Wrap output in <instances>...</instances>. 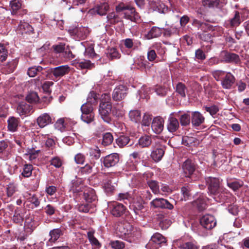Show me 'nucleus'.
Returning <instances> with one entry per match:
<instances>
[{"label": "nucleus", "instance_id": "nucleus-1", "mask_svg": "<svg viewBox=\"0 0 249 249\" xmlns=\"http://www.w3.org/2000/svg\"><path fill=\"white\" fill-rule=\"evenodd\" d=\"M116 233L120 238L130 242L138 238L141 234L139 231L128 223L119 224L116 228Z\"/></svg>", "mask_w": 249, "mask_h": 249}, {"label": "nucleus", "instance_id": "nucleus-2", "mask_svg": "<svg viewBox=\"0 0 249 249\" xmlns=\"http://www.w3.org/2000/svg\"><path fill=\"white\" fill-rule=\"evenodd\" d=\"M112 110L110 95L107 93L103 94L101 97L99 113L103 120L107 124H110L111 122L110 113Z\"/></svg>", "mask_w": 249, "mask_h": 249}, {"label": "nucleus", "instance_id": "nucleus-3", "mask_svg": "<svg viewBox=\"0 0 249 249\" xmlns=\"http://www.w3.org/2000/svg\"><path fill=\"white\" fill-rule=\"evenodd\" d=\"M213 75L216 81H221V85L224 89H231L235 82V77L230 72L216 70L213 72Z\"/></svg>", "mask_w": 249, "mask_h": 249}, {"label": "nucleus", "instance_id": "nucleus-4", "mask_svg": "<svg viewBox=\"0 0 249 249\" xmlns=\"http://www.w3.org/2000/svg\"><path fill=\"white\" fill-rule=\"evenodd\" d=\"M116 11L124 15V18L133 22H137L140 16L134 7L128 4L121 3L116 6Z\"/></svg>", "mask_w": 249, "mask_h": 249}, {"label": "nucleus", "instance_id": "nucleus-5", "mask_svg": "<svg viewBox=\"0 0 249 249\" xmlns=\"http://www.w3.org/2000/svg\"><path fill=\"white\" fill-rule=\"evenodd\" d=\"M118 172L110 173L107 178L104 180L103 188L107 194H110L115 190L118 182V178L113 177L118 176Z\"/></svg>", "mask_w": 249, "mask_h": 249}, {"label": "nucleus", "instance_id": "nucleus-6", "mask_svg": "<svg viewBox=\"0 0 249 249\" xmlns=\"http://www.w3.org/2000/svg\"><path fill=\"white\" fill-rule=\"evenodd\" d=\"M166 242V240L164 236L160 233L156 232L151 237L150 241L146 245V248L148 249H159Z\"/></svg>", "mask_w": 249, "mask_h": 249}, {"label": "nucleus", "instance_id": "nucleus-7", "mask_svg": "<svg viewBox=\"0 0 249 249\" xmlns=\"http://www.w3.org/2000/svg\"><path fill=\"white\" fill-rule=\"evenodd\" d=\"M82 115L81 119L88 124L91 122L93 119L94 114L92 112L93 107L88 104H83L81 107Z\"/></svg>", "mask_w": 249, "mask_h": 249}, {"label": "nucleus", "instance_id": "nucleus-8", "mask_svg": "<svg viewBox=\"0 0 249 249\" xmlns=\"http://www.w3.org/2000/svg\"><path fill=\"white\" fill-rule=\"evenodd\" d=\"M102 163L106 168H109L115 166L119 161V156L117 153H112L100 160Z\"/></svg>", "mask_w": 249, "mask_h": 249}, {"label": "nucleus", "instance_id": "nucleus-9", "mask_svg": "<svg viewBox=\"0 0 249 249\" xmlns=\"http://www.w3.org/2000/svg\"><path fill=\"white\" fill-rule=\"evenodd\" d=\"M69 31L71 35L74 36L76 39L81 40L85 39L89 33L88 28L83 26L76 27Z\"/></svg>", "mask_w": 249, "mask_h": 249}, {"label": "nucleus", "instance_id": "nucleus-10", "mask_svg": "<svg viewBox=\"0 0 249 249\" xmlns=\"http://www.w3.org/2000/svg\"><path fill=\"white\" fill-rule=\"evenodd\" d=\"M110 213L116 217L121 216L125 212V207L121 203L117 202H110L108 204Z\"/></svg>", "mask_w": 249, "mask_h": 249}, {"label": "nucleus", "instance_id": "nucleus-11", "mask_svg": "<svg viewBox=\"0 0 249 249\" xmlns=\"http://www.w3.org/2000/svg\"><path fill=\"white\" fill-rule=\"evenodd\" d=\"M151 205L155 208L167 209L172 210L173 205L168 200L164 198H156L150 202Z\"/></svg>", "mask_w": 249, "mask_h": 249}, {"label": "nucleus", "instance_id": "nucleus-12", "mask_svg": "<svg viewBox=\"0 0 249 249\" xmlns=\"http://www.w3.org/2000/svg\"><path fill=\"white\" fill-rule=\"evenodd\" d=\"M17 112L20 116H26L30 115L34 109L32 106L24 102H20L17 108Z\"/></svg>", "mask_w": 249, "mask_h": 249}, {"label": "nucleus", "instance_id": "nucleus-13", "mask_svg": "<svg viewBox=\"0 0 249 249\" xmlns=\"http://www.w3.org/2000/svg\"><path fill=\"white\" fill-rule=\"evenodd\" d=\"M151 125L152 130L155 133L160 134L164 128V120L159 116L154 117Z\"/></svg>", "mask_w": 249, "mask_h": 249}, {"label": "nucleus", "instance_id": "nucleus-14", "mask_svg": "<svg viewBox=\"0 0 249 249\" xmlns=\"http://www.w3.org/2000/svg\"><path fill=\"white\" fill-rule=\"evenodd\" d=\"M127 88L124 85H119L116 87L112 93V98L114 101H120L123 99L127 94Z\"/></svg>", "mask_w": 249, "mask_h": 249}, {"label": "nucleus", "instance_id": "nucleus-15", "mask_svg": "<svg viewBox=\"0 0 249 249\" xmlns=\"http://www.w3.org/2000/svg\"><path fill=\"white\" fill-rule=\"evenodd\" d=\"M164 154V148L161 145H156L152 148L151 158L155 161H160Z\"/></svg>", "mask_w": 249, "mask_h": 249}, {"label": "nucleus", "instance_id": "nucleus-16", "mask_svg": "<svg viewBox=\"0 0 249 249\" xmlns=\"http://www.w3.org/2000/svg\"><path fill=\"white\" fill-rule=\"evenodd\" d=\"M206 181L209 184V191L211 194L218 195L219 193V186L216 178L211 177L206 178Z\"/></svg>", "mask_w": 249, "mask_h": 249}, {"label": "nucleus", "instance_id": "nucleus-17", "mask_svg": "<svg viewBox=\"0 0 249 249\" xmlns=\"http://www.w3.org/2000/svg\"><path fill=\"white\" fill-rule=\"evenodd\" d=\"M18 32L21 35L34 34V29L28 23L21 21L17 28Z\"/></svg>", "mask_w": 249, "mask_h": 249}, {"label": "nucleus", "instance_id": "nucleus-18", "mask_svg": "<svg viewBox=\"0 0 249 249\" xmlns=\"http://www.w3.org/2000/svg\"><path fill=\"white\" fill-rule=\"evenodd\" d=\"M182 168L185 177H190L195 170L194 164L189 159L183 162Z\"/></svg>", "mask_w": 249, "mask_h": 249}, {"label": "nucleus", "instance_id": "nucleus-19", "mask_svg": "<svg viewBox=\"0 0 249 249\" xmlns=\"http://www.w3.org/2000/svg\"><path fill=\"white\" fill-rule=\"evenodd\" d=\"M220 57L222 61L226 62H238L240 61L238 55L227 51H222Z\"/></svg>", "mask_w": 249, "mask_h": 249}, {"label": "nucleus", "instance_id": "nucleus-20", "mask_svg": "<svg viewBox=\"0 0 249 249\" xmlns=\"http://www.w3.org/2000/svg\"><path fill=\"white\" fill-rule=\"evenodd\" d=\"M95 231L90 230L87 232V236L92 249H100L102 247L101 243L94 236Z\"/></svg>", "mask_w": 249, "mask_h": 249}, {"label": "nucleus", "instance_id": "nucleus-21", "mask_svg": "<svg viewBox=\"0 0 249 249\" xmlns=\"http://www.w3.org/2000/svg\"><path fill=\"white\" fill-rule=\"evenodd\" d=\"M216 224V222L213 216L211 214L203 215V228L211 230L214 228Z\"/></svg>", "mask_w": 249, "mask_h": 249}, {"label": "nucleus", "instance_id": "nucleus-22", "mask_svg": "<svg viewBox=\"0 0 249 249\" xmlns=\"http://www.w3.org/2000/svg\"><path fill=\"white\" fill-rule=\"evenodd\" d=\"M52 119L50 115L46 113L40 115L37 119V123L39 127L43 128L52 123Z\"/></svg>", "mask_w": 249, "mask_h": 249}, {"label": "nucleus", "instance_id": "nucleus-23", "mask_svg": "<svg viewBox=\"0 0 249 249\" xmlns=\"http://www.w3.org/2000/svg\"><path fill=\"white\" fill-rule=\"evenodd\" d=\"M83 196L87 203L94 202L97 200V196L95 191L90 188H87L84 191Z\"/></svg>", "mask_w": 249, "mask_h": 249}, {"label": "nucleus", "instance_id": "nucleus-24", "mask_svg": "<svg viewBox=\"0 0 249 249\" xmlns=\"http://www.w3.org/2000/svg\"><path fill=\"white\" fill-rule=\"evenodd\" d=\"M182 143L187 146H196L200 144V140L196 137L184 136L182 138Z\"/></svg>", "mask_w": 249, "mask_h": 249}, {"label": "nucleus", "instance_id": "nucleus-25", "mask_svg": "<svg viewBox=\"0 0 249 249\" xmlns=\"http://www.w3.org/2000/svg\"><path fill=\"white\" fill-rule=\"evenodd\" d=\"M179 127L178 120L171 115L168 120L167 129L170 132H175Z\"/></svg>", "mask_w": 249, "mask_h": 249}, {"label": "nucleus", "instance_id": "nucleus-26", "mask_svg": "<svg viewBox=\"0 0 249 249\" xmlns=\"http://www.w3.org/2000/svg\"><path fill=\"white\" fill-rule=\"evenodd\" d=\"M69 68L68 65L57 67L53 71V74L56 77L62 76L68 72Z\"/></svg>", "mask_w": 249, "mask_h": 249}, {"label": "nucleus", "instance_id": "nucleus-27", "mask_svg": "<svg viewBox=\"0 0 249 249\" xmlns=\"http://www.w3.org/2000/svg\"><path fill=\"white\" fill-rule=\"evenodd\" d=\"M162 30L163 28L154 26L148 32L146 35L147 39H151L155 37L160 36L162 34Z\"/></svg>", "mask_w": 249, "mask_h": 249}, {"label": "nucleus", "instance_id": "nucleus-28", "mask_svg": "<svg viewBox=\"0 0 249 249\" xmlns=\"http://www.w3.org/2000/svg\"><path fill=\"white\" fill-rule=\"evenodd\" d=\"M136 160H133L131 159L128 160L123 167V170L124 172H131L136 170Z\"/></svg>", "mask_w": 249, "mask_h": 249}, {"label": "nucleus", "instance_id": "nucleus-29", "mask_svg": "<svg viewBox=\"0 0 249 249\" xmlns=\"http://www.w3.org/2000/svg\"><path fill=\"white\" fill-rule=\"evenodd\" d=\"M202 123L201 114L198 111L193 112L192 113V123L195 127L199 126Z\"/></svg>", "mask_w": 249, "mask_h": 249}, {"label": "nucleus", "instance_id": "nucleus-30", "mask_svg": "<svg viewBox=\"0 0 249 249\" xmlns=\"http://www.w3.org/2000/svg\"><path fill=\"white\" fill-rule=\"evenodd\" d=\"M8 129L11 132L17 130L18 124V120L14 117H10L8 121Z\"/></svg>", "mask_w": 249, "mask_h": 249}, {"label": "nucleus", "instance_id": "nucleus-31", "mask_svg": "<svg viewBox=\"0 0 249 249\" xmlns=\"http://www.w3.org/2000/svg\"><path fill=\"white\" fill-rule=\"evenodd\" d=\"M130 120L134 123H138L141 120V113L138 110H132L129 113Z\"/></svg>", "mask_w": 249, "mask_h": 249}, {"label": "nucleus", "instance_id": "nucleus-32", "mask_svg": "<svg viewBox=\"0 0 249 249\" xmlns=\"http://www.w3.org/2000/svg\"><path fill=\"white\" fill-rule=\"evenodd\" d=\"M10 7L12 14L15 15L20 9L21 3L19 0H12L10 2Z\"/></svg>", "mask_w": 249, "mask_h": 249}, {"label": "nucleus", "instance_id": "nucleus-33", "mask_svg": "<svg viewBox=\"0 0 249 249\" xmlns=\"http://www.w3.org/2000/svg\"><path fill=\"white\" fill-rule=\"evenodd\" d=\"M26 100L30 103L35 104L38 102L39 98L36 92L31 91L26 95Z\"/></svg>", "mask_w": 249, "mask_h": 249}, {"label": "nucleus", "instance_id": "nucleus-34", "mask_svg": "<svg viewBox=\"0 0 249 249\" xmlns=\"http://www.w3.org/2000/svg\"><path fill=\"white\" fill-rule=\"evenodd\" d=\"M109 6L108 4L106 2L98 5L95 8L97 14L101 16L106 15Z\"/></svg>", "mask_w": 249, "mask_h": 249}, {"label": "nucleus", "instance_id": "nucleus-35", "mask_svg": "<svg viewBox=\"0 0 249 249\" xmlns=\"http://www.w3.org/2000/svg\"><path fill=\"white\" fill-rule=\"evenodd\" d=\"M61 234V231L59 229H54L51 230L49 232L50 238L49 240L50 242H55Z\"/></svg>", "mask_w": 249, "mask_h": 249}, {"label": "nucleus", "instance_id": "nucleus-36", "mask_svg": "<svg viewBox=\"0 0 249 249\" xmlns=\"http://www.w3.org/2000/svg\"><path fill=\"white\" fill-rule=\"evenodd\" d=\"M39 150H35L34 148H29L28 149V153L26 155L28 157V159L32 162L34 163V161L36 160L38 156Z\"/></svg>", "mask_w": 249, "mask_h": 249}, {"label": "nucleus", "instance_id": "nucleus-37", "mask_svg": "<svg viewBox=\"0 0 249 249\" xmlns=\"http://www.w3.org/2000/svg\"><path fill=\"white\" fill-rule=\"evenodd\" d=\"M98 97L96 93L94 91H91L87 97V102L85 104H88L90 106L93 107V105L96 104Z\"/></svg>", "mask_w": 249, "mask_h": 249}, {"label": "nucleus", "instance_id": "nucleus-38", "mask_svg": "<svg viewBox=\"0 0 249 249\" xmlns=\"http://www.w3.org/2000/svg\"><path fill=\"white\" fill-rule=\"evenodd\" d=\"M151 90L152 89L147 86H143L138 91L140 98L147 99L151 93Z\"/></svg>", "mask_w": 249, "mask_h": 249}, {"label": "nucleus", "instance_id": "nucleus-39", "mask_svg": "<svg viewBox=\"0 0 249 249\" xmlns=\"http://www.w3.org/2000/svg\"><path fill=\"white\" fill-rule=\"evenodd\" d=\"M152 143V139L150 136L144 135L142 136L139 140V143L142 147L149 146Z\"/></svg>", "mask_w": 249, "mask_h": 249}, {"label": "nucleus", "instance_id": "nucleus-40", "mask_svg": "<svg viewBox=\"0 0 249 249\" xmlns=\"http://www.w3.org/2000/svg\"><path fill=\"white\" fill-rule=\"evenodd\" d=\"M88 154L92 159L97 160L101 156V151L98 147L90 148L89 149Z\"/></svg>", "mask_w": 249, "mask_h": 249}, {"label": "nucleus", "instance_id": "nucleus-41", "mask_svg": "<svg viewBox=\"0 0 249 249\" xmlns=\"http://www.w3.org/2000/svg\"><path fill=\"white\" fill-rule=\"evenodd\" d=\"M243 184V182L240 180L229 181L227 182L228 186L234 191L238 190Z\"/></svg>", "mask_w": 249, "mask_h": 249}, {"label": "nucleus", "instance_id": "nucleus-42", "mask_svg": "<svg viewBox=\"0 0 249 249\" xmlns=\"http://www.w3.org/2000/svg\"><path fill=\"white\" fill-rule=\"evenodd\" d=\"M85 55L89 57L95 58L97 60L100 59L99 56L94 52V48L92 46L86 48Z\"/></svg>", "mask_w": 249, "mask_h": 249}, {"label": "nucleus", "instance_id": "nucleus-43", "mask_svg": "<svg viewBox=\"0 0 249 249\" xmlns=\"http://www.w3.org/2000/svg\"><path fill=\"white\" fill-rule=\"evenodd\" d=\"M241 22L240 14L238 12L236 11L234 16L230 20V24L231 27L238 26Z\"/></svg>", "mask_w": 249, "mask_h": 249}, {"label": "nucleus", "instance_id": "nucleus-44", "mask_svg": "<svg viewBox=\"0 0 249 249\" xmlns=\"http://www.w3.org/2000/svg\"><path fill=\"white\" fill-rule=\"evenodd\" d=\"M33 166L30 164H25L23 167L21 175L24 178L30 177L32 174Z\"/></svg>", "mask_w": 249, "mask_h": 249}, {"label": "nucleus", "instance_id": "nucleus-45", "mask_svg": "<svg viewBox=\"0 0 249 249\" xmlns=\"http://www.w3.org/2000/svg\"><path fill=\"white\" fill-rule=\"evenodd\" d=\"M111 113L114 116L116 117L122 116L124 114L123 106L121 105H117L114 106Z\"/></svg>", "mask_w": 249, "mask_h": 249}, {"label": "nucleus", "instance_id": "nucleus-46", "mask_svg": "<svg viewBox=\"0 0 249 249\" xmlns=\"http://www.w3.org/2000/svg\"><path fill=\"white\" fill-rule=\"evenodd\" d=\"M130 141V139L126 136H120L116 140V142L118 145L121 147L127 144Z\"/></svg>", "mask_w": 249, "mask_h": 249}, {"label": "nucleus", "instance_id": "nucleus-47", "mask_svg": "<svg viewBox=\"0 0 249 249\" xmlns=\"http://www.w3.org/2000/svg\"><path fill=\"white\" fill-rule=\"evenodd\" d=\"M147 183L154 194H158L160 193L159 186L157 181L151 180H148Z\"/></svg>", "mask_w": 249, "mask_h": 249}, {"label": "nucleus", "instance_id": "nucleus-48", "mask_svg": "<svg viewBox=\"0 0 249 249\" xmlns=\"http://www.w3.org/2000/svg\"><path fill=\"white\" fill-rule=\"evenodd\" d=\"M131 207H133L134 212L135 213L136 215H142V210L143 209V206L142 204V202L138 201L134 202L132 205L131 206Z\"/></svg>", "mask_w": 249, "mask_h": 249}, {"label": "nucleus", "instance_id": "nucleus-49", "mask_svg": "<svg viewBox=\"0 0 249 249\" xmlns=\"http://www.w3.org/2000/svg\"><path fill=\"white\" fill-rule=\"evenodd\" d=\"M118 199L120 201L123 200L125 204H127L128 203H129L131 201L132 196L128 192L124 193H120L118 195Z\"/></svg>", "mask_w": 249, "mask_h": 249}, {"label": "nucleus", "instance_id": "nucleus-50", "mask_svg": "<svg viewBox=\"0 0 249 249\" xmlns=\"http://www.w3.org/2000/svg\"><path fill=\"white\" fill-rule=\"evenodd\" d=\"M17 190V185L13 183H9L6 188V194L8 197H11Z\"/></svg>", "mask_w": 249, "mask_h": 249}, {"label": "nucleus", "instance_id": "nucleus-51", "mask_svg": "<svg viewBox=\"0 0 249 249\" xmlns=\"http://www.w3.org/2000/svg\"><path fill=\"white\" fill-rule=\"evenodd\" d=\"M42 69V67L39 66L31 67L28 69L27 74L30 77H33L38 72L41 71Z\"/></svg>", "mask_w": 249, "mask_h": 249}, {"label": "nucleus", "instance_id": "nucleus-52", "mask_svg": "<svg viewBox=\"0 0 249 249\" xmlns=\"http://www.w3.org/2000/svg\"><path fill=\"white\" fill-rule=\"evenodd\" d=\"M113 141V137L110 133H106L103 137L102 144L105 146L109 145Z\"/></svg>", "mask_w": 249, "mask_h": 249}, {"label": "nucleus", "instance_id": "nucleus-53", "mask_svg": "<svg viewBox=\"0 0 249 249\" xmlns=\"http://www.w3.org/2000/svg\"><path fill=\"white\" fill-rule=\"evenodd\" d=\"M178 248L182 249H197V246L192 242H186L180 243V242L178 243Z\"/></svg>", "mask_w": 249, "mask_h": 249}, {"label": "nucleus", "instance_id": "nucleus-54", "mask_svg": "<svg viewBox=\"0 0 249 249\" xmlns=\"http://www.w3.org/2000/svg\"><path fill=\"white\" fill-rule=\"evenodd\" d=\"M176 91L182 97H185L186 96V88L185 86L181 83H178L176 86Z\"/></svg>", "mask_w": 249, "mask_h": 249}, {"label": "nucleus", "instance_id": "nucleus-55", "mask_svg": "<svg viewBox=\"0 0 249 249\" xmlns=\"http://www.w3.org/2000/svg\"><path fill=\"white\" fill-rule=\"evenodd\" d=\"M109 245L113 249H123L125 247L124 242L119 240L111 241Z\"/></svg>", "mask_w": 249, "mask_h": 249}, {"label": "nucleus", "instance_id": "nucleus-56", "mask_svg": "<svg viewBox=\"0 0 249 249\" xmlns=\"http://www.w3.org/2000/svg\"><path fill=\"white\" fill-rule=\"evenodd\" d=\"M219 3V0H203V7L214 8Z\"/></svg>", "mask_w": 249, "mask_h": 249}, {"label": "nucleus", "instance_id": "nucleus-57", "mask_svg": "<svg viewBox=\"0 0 249 249\" xmlns=\"http://www.w3.org/2000/svg\"><path fill=\"white\" fill-rule=\"evenodd\" d=\"M107 57L111 60L118 58L120 57V54L115 48L110 49L107 53Z\"/></svg>", "mask_w": 249, "mask_h": 249}, {"label": "nucleus", "instance_id": "nucleus-58", "mask_svg": "<svg viewBox=\"0 0 249 249\" xmlns=\"http://www.w3.org/2000/svg\"><path fill=\"white\" fill-rule=\"evenodd\" d=\"M156 94L161 97L165 96L167 93L168 89L162 86H157L155 89Z\"/></svg>", "mask_w": 249, "mask_h": 249}, {"label": "nucleus", "instance_id": "nucleus-59", "mask_svg": "<svg viewBox=\"0 0 249 249\" xmlns=\"http://www.w3.org/2000/svg\"><path fill=\"white\" fill-rule=\"evenodd\" d=\"M180 122L181 125L186 126L190 124V115L188 113H184L181 115Z\"/></svg>", "mask_w": 249, "mask_h": 249}, {"label": "nucleus", "instance_id": "nucleus-60", "mask_svg": "<svg viewBox=\"0 0 249 249\" xmlns=\"http://www.w3.org/2000/svg\"><path fill=\"white\" fill-rule=\"evenodd\" d=\"M152 119V116L147 113H145L143 116V118L142 121V125L145 126H148L151 124V120Z\"/></svg>", "mask_w": 249, "mask_h": 249}, {"label": "nucleus", "instance_id": "nucleus-61", "mask_svg": "<svg viewBox=\"0 0 249 249\" xmlns=\"http://www.w3.org/2000/svg\"><path fill=\"white\" fill-rule=\"evenodd\" d=\"M75 137H76V134L72 133L71 135L64 137L62 141L68 145H71L74 142Z\"/></svg>", "mask_w": 249, "mask_h": 249}, {"label": "nucleus", "instance_id": "nucleus-62", "mask_svg": "<svg viewBox=\"0 0 249 249\" xmlns=\"http://www.w3.org/2000/svg\"><path fill=\"white\" fill-rule=\"evenodd\" d=\"M91 205L89 204H78L76 206V209L79 212L87 213L89 211Z\"/></svg>", "mask_w": 249, "mask_h": 249}, {"label": "nucleus", "instance_id": "nucleus-63", "mask_svg": "<svg viewBox=\"0 0 249 249\" xmlns=\"http://www.w3.org/2000/svg\"><path fill=\"white\" fill-rule=\"evenodd\" d=\"M7 56V51L3 44H0V62L6 60Z\"/></svg>", "mask_w": 249, "mask_h": 249}, {"label": "nucleus", "instance_id": "nucleus-64", "mask_svg": "<svg viewBox=\"0 0 249 249\" xmlns=\"http://www.w3.org/2000/svg\"><path fill=\"white\" fill-rule=\"evenodd\" d=\"M107 21L111 24H115L119 21L118 16L112 12L107 16Z\"/></svg>", "mask_w": 249, "mask_h": 249}]
</instances>
